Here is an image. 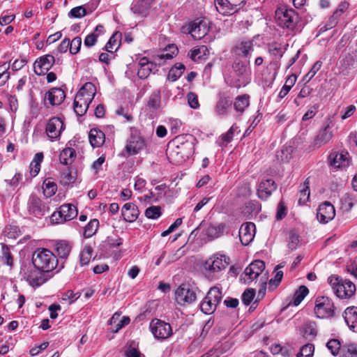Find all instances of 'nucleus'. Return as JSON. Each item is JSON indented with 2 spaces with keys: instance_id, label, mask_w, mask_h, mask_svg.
<instances>
[{
  "instance_id": "c756f323",
  "label": "nucleus",
  "mask_w": 357,
  "mask_h": 357,
  "mask_svg": "<svg viewBox=\"0 0 357 357\" xmlns=\"http://www.w3.org/2000/svg\"><path fill=\"white\" fill-rule=\"evenodd\" d=\"M339 63V73L340 74H342L343 75H347L349 73V70L354 65V59L351 54H347L342 56L340 58Z\"/></svg>"
},
{
  "instance_id": "f257e3e1",
  "label": "nucleus",
  "mask_w": 357,
  "mask_h": 357,
  "mask_svg": "<svg viewBox=\"0 0 357 357\" xmlns=\"http://www.w3.org/2000/svg\"><path fill=\"white\" fill-rule=\"evenodd\" d=\"M32 264L46 273L54 270L58 264L54 254L46 248H37L32 255Z\"/></svg>"
},
{
  "instance_id": "5fc2aeb1",
  "label": "nucleus",
  "mask_w": 357,
  "mask_h": 357,
  "mask_svg": "<svg viewBox=\"0 0 357 357\" xmlns=\"http://www.w3.org/2000/svg\"><path fill=\"white\" fill-rule=\"evenodd\" d=\"M93 250L91 246L86 245L84 248L79 255L81 266L87 265L92 257Z\"/></svg>"
},
{
  "instance_id": "338daca9",
  "label": "nucleus",
  "mask_w": 357,
  "mask_h": 357,
  "mask_svg": "<svg viewBox=\"0 0 357 357\" xmlns=\"http://www.w3.org/2000/svg\"><path fill=\"white\" fill-rule=\"evenodd\" d=\"M187 99L189 106L192 109H198L199 107V103L198 101L197 96L193 93L190 92L187 95Z\"/></svg>"
},
{
  "instance_id": "6e6d98bb",
  "label": "nucleus",
  "mask_w": 357,
  "mask_h": 357,
  "mask_svg": "<svg viewBox=\"0 0 357 357\" xmlns=\"http://www.w3.org/2000/svg\"><path fill=\"white\" fill-rule=\"evenodd\" d=\"M340 202L342 208L348 211L353 207L355 199L351 195L345 194L342 197Z\"/></svg>"
},
{
  "instance_id": "a18cd8bd",
  "label": "nucleus",
  "mask_w": 357,
  "mask_h": 357,
  "mask_svg": "<svg viewBox=\"0 0 357 357\" xmlns=\"http://www.w3.org/2000/svg\"><path fill=\"white\" fill-rule=\"evenodd\" d=\"M43 189L45 196L47 197H51L56 193L57 185L54 181L48 178L44 181Z\"/></svg>"
},
{
  "instance_id": "4c0bfd02",
  "label": "nucleus",
  "mask_w": 357,
  "mask_h": 357,
  "mask_svg": "<svg viewBox=\"0 0 357 357\" xmlns=\"http://www.w3.org/2000/svg\"><path fill=\"white\" fill-rule=\"evenodd\" d=\"M249 99L250 96L246 94L237 96L234 102V107L235 110L237 112L242 114L245 109V108H247L249 106Z\"/></svg>"
},
{
  "instance_id": "0eeeda50",
  "label": "nucleus",
  "mask_w": 357,
  "mask_h": 357,
  "mask_svg": "<svg viewBox=\"0 0 357 357\" xmlns=\"http://www.w3.org/2000/svg\"><path fill=\"white\" fill-rule=\"evenodd\" d=\"M265 269V264L261 260H255L245 268L243 273L241 275L240 280L244 284H249Z\"/></svg>"
},
{
  "instance_id": "aec40b11",
  "label": "nucleus",
  "mask_w": 357,
  "mask_h": 357,
  "mask_svg": "<svg viewBox=\"0 0 357 357\" xmlns=\"http://www.w3.org/2000/svg\"><path fill=\"white\" fill-rule=\"evenodd\" d=\"M245 3V1H242L237 8V5L230 3L227 0H215V6L219 13L228 15L238 11Z\"/></svg>"
},
{
  "instance_id": "864d4df0",
  "label": "nucleus",
  "mask_w": 357,
  "mask_h": 357,
  "mask_svg": "<svg viewBox=\"0 0 357 357\" xmlns=\"http://www.w3.org/2000/svg\"><path fill=\"white\" fill-rule=\"evenodd\" d=\"M0 261L9 266L10 267H12L13 264V256L10 253V249L6 245H2L1 248V256H0Z\"/></svg>"
},
{
  "instance_id": "c03bdc74",
  "label": "nucleus",
  "mask_w": 357,
  "mask_h": 357,
  "mask_svg": "<svg viewBox=\"0 0 357 357\" xmlns=\"http://www.w3.org/2000/svg\"><path fill=\"white\" fill-rule=\"evenodd\" d=\"M161 95L160 91H154L149 98L147 106L150 109H158L160 106Z\"/></svg>"
},
{
  "instance_id": "9b49d317",
  "label": "nucleus",
  "mask_w": 357,
  "mask_h": 357,
  "mask_svg": "<svg viewBox=\"0 0 357 357\" xmlns=\"http://www.w3.org/2000/svg\"><path fill=\"white\" fill-rule=\"evenodd\" d=\"M334 305L332 301L326 296L318 297L315 301L314 313L318 318L332 317Z\"/></svg>"
},
{
  "instance_id": "37998d69",
  "label": "nucleus",
  "mask_w": 357,
  "mask_h": 357,
  "mask_svg": "<svg viewBox=\"0 0 357 357\" xmlns=\"http://www.w3.org/2000/svg\"><path fill=\"white\" fill-rule=\"evenodd\" d=\"M340 357H357V345L354 343L343 345Z\"/></svg>"
},
{
  "instance_id": "39448f33",
  "label": "nucleus",
  "mask_w": 357,
  "mask_h": 357,
  "mask_svg": "<svg viewBox=\"0 0 357 357\" xmlns=\"http://www.w3.org/2000/svg\"><path fill=\"white\" fill-rule=\"evenodd\" d=\"M45 273L35 266L31 264L23 265L21 268L20 273L24 279L29 282L32 287H38L45 282Z\"/></svg>"
},
{
  "instance_id": "79ce46f5",
  "label": "nucleus",
  "mask_w": 357,
  "mask_h": 357,
  "mask_svg": "<svg viewBox=\"0 0 357 357\" xmlns=\"http://www.w3.org/2000/svg\"><path fill=\"white\" fill-rule=\"evenodd\" d=\"M184 70L185 66L183 64L181 63H176L174 66L170 69L168 73V79L172 82L176 81L181 76Z\"/></svg>"
},
{
  "instance_id": "2f4dec72",
  "label": "nucleus",
  "mask_w": 357,
  "mask_h": 357,
  "mask_svg": "<svg viewBox=\"0 0 357 357\" xmlns=\"http://www.w3.org/2000/svg\"><path fill=\"white\" fill-rule=\"evenodd\" d=\"M90 103V102L82 99L80 94H76L73 103L75 112L78 116L84 115L87 111Z\"/></svg>"
},
{
  "instance_id": "20e7f679",
  "label": "nucleus",
  "mask_w": 357,
  "mask_h": 357,
  "mask_svg": "<svg viewBox=\"0 0 357 357\" xmlns=\"http://www.w3.org/2000/svg\"><path fill=\"white\" fill-rule=\"evenodd\" d=\"M275 20L279 26L293 30L298 22V15L292 8L285 6H280L275 10Z\"/></svg>"
},
{
  "instance_id": "cd10ccee",
  "label": "nucleus",
  "mask_w": 357,
  "mask_h": 357,
  "mask_svg": "<svg viewBox=\"0 0 357 357\" xmlns=\"http://www.w3.org/2000/svg\"><path fill=\"white\" fill-rule=\"evenodd\" d=\"M96 89L95 85L91 82H86L79 90L77 94H80L81 98L85 101L91 102L96 95Z\"/></svg>"
},
{
  "instance_id": "b1692460",
  "label": "nucleus",
  "mask_w": 357,
  "mask_h": 357,
  "mask_svg": "<svg viewBox=\"0 0 357 357\" xmlns=\"http://www.w3.org/2000/svg\"><path fill=\"white\" fill-rule=\"evenodd\" d=\"M233 51L236 55L248 58L254 51L253 43L250 40H243L234 46Z\"/></svg>"
},
{
  "instance_id": "7c9ffc66",
  "label": "nucleus",
  "mask_w": 357,
  "mask_h": 357,
  "mask_svg": "<svg viewBox=\"0 0 357 357\" xmlns=\"http://www.w3.org/2000/svg\"><path fill=\"white\" fill-rule=\"evenodd\" d=\"M227 232V227L225 223H220L216 226L210 225L206 230L207 236L212 239L217 238Z\"/></svg>"
},
{
  "instance_id": "e433bc0d",
  "label": "nucleus",
  "mask_w": 357,
  "mask_h": 357,
  "mask_svg": "<svg viewBox=\"0 0 357 357\" xmlns=\"http://www.w3.org/2000/svg\"><path fill=\"white\" fill-rule=\"evenodd\" d=\"M121 40V34L119 32L114 33L107 43L105 50L112 54L119 48Z\"/></svg>"
},
{
  "instance_id": "f704fd0d",
  "label": "nucleus",
  "mask_w": 357,
  "mask_h": 357,
  "mask_svg": "<svg viewBox=\"0 0 357 357\" xmlns=\"http://www.w3.org/2000/svg\"><path fill=\"white\" fill-rule=\"evenodd\" d=\"M231 105V101L227 97L220 96L215 107V112L218 116H224Z\"/></svg>"
},
{
  "instance_id": "69168bd1",
  "label": "nucleus",
  "mask_w": 357,
  "mask_h": 357,
  "mask_svg": "<svg viewBox=\"0 0 357 357\" xmlns=\"http://www.w3.org/2000/svg\"><path fill=\"white\" fill-rule=\"evenodd\" d=\"M255 296V291L252 289L245 290L242 295V301L245 305H248L252 301Z\"/></svg>"
},
{
  "instance_id": "393cba45",
  "label": "nucleus",
  "mask_w": 357,
  "mask_h": 357,
  "mask_svg": "<svg viewBox=\"0 0 357 357\" xmlns=\"http://www.w3.org/2000/svg\"><path fill=\"white\" fill-rule=\"evenodd\" d=\"M28 210L30 214L36 217H40L45 213V206L40 199L36 197H31L28 202Z\"/></svg>"
},
{
  "instance_id": "c9c22d12",
  "label": "nucleus",
  "mask_w": 357,
  "mask_h": 357,
  "mask_svg": "<svg viewBox=\"0 0 357 357\" xmlns=\"http://www.w3.org/2000/svg\"><path fill=\"white\" fill-rule=\"evenodd\" d=\"M154 0H137L132 6L131 10L135 14L143 15L151 6Z\"/></svg>"
},
{
  "instance_id": "f3484780",
  "label": "nucleus",
  "mask_w": 357,
  "mask_h": 357,
  "mask_svg": "<svg viewBox=\"0 0 357 357\" xmlns=\"http://www.w3.org/2000/svg\"><path fill=\"white\" fill-rule=\"evenodd\" d=\"M276 184L273 179L262 180L257 188L258 197L262 200L267 199L273 191L276 190Z\"/></svg>"
},
{
  "instance_id": "9d476101",
  "label": "nucleus",
  "mask_w": 357,
  "mask_h": 357,
  "mask_svg": "<svg viewBox=\"0 0 357 357\" xmlns=\"http://www.w3.org/2000/svg\"><path fill=\"white\" fill-rule=\"evenodd\" d=\"M77 215V208L71 204H65L59 207V211L53 213L51 220L54 222L60 223L71 220Z\"/></svg>"
},
{
  "instance_id": "a19ab883",
  "label": "nucleus",
  "mask_w": 357,
  "mask_h": 357,
  "mask_svg": "<svg viewBox=\"0 0 357 357\" xmlns=\"http://www.w3.org/2000/svg\"><path fill=\"white\" fill-rule=\"evenodd\" d=\"M93 10V8H85L83 6H80L72 8L68 15L70 17L81 18L88 13H91Z\"/></svg>"
},
{
  "instance_id": "5701e85b",
  "label": "nucleus",
  "mask_w": 357,
  "mask_h": 357,
  "mask_svg": "<svg viewBox=\"0 0 357 357\" xmlns=\"http://www.w3.org/2000/svg\"><path fill=\"white\" fill-rule=\"evenodd\" d=\"M333 126L332 120L328 119L325 121L323 128L319 131L317 142L319 144L328 143L333 137L332 128Z\"/></svg>"
},
{
  "instance_id": "bf43d9fd",
  "label": "nucleus",
  "mask_w": 357,
  "mask_h": 357,
  "mask_svg": "<svg viewBox=\"0 0 357 357\" xmlns=\"http://www.w3.org/2000/svg\"><path fill=\"white\" fill-rule=\"evenodd\" d=\"M314 351V347L312 344L304 345L300 352L297 354V357H312Z\"/></svg>"
},
{
  "instance_id": "c85d7f7f",
  "label": "nucleus",
  "mask_w": 357,
  "mask_h": 357,
  "mask_svg": "<svg viewBox=\"0 0 357 357\" xmlns=\"http://www.w3.org/2000/svg\"><path fill=\"white\" fill-rule=\"evenodd\" d=\"M89 142L93 147H100L105 142V136L101 130L93 128L89 135Z\"/></svg>"
},
{
  "instance_id": "49530a36",
  "label": "nucleus",
  "mask_w": 357,
  "mask_h": 357,
  "mask_svg": "<svg viewBox=\"0 0 357 357\" xmlns=\"http://www.w3.org/2000/svg\"><path fill=\"white\" fill-rule=\"evenodd\" d=\"M310 183L308 178H307L303 183V188L299 191L298 204H305L310 198Z\"/></svg>"
},
{
  "instance_id": "680f3d73",
  "label": "nucleus",
  "mask_w": 357,
  "mask_h": 357,
  "mask_svg": "<svg viewBox=\"0 0 357 357\" xmlns=\"http://www.w3.org/2000/svg\"><path fill=\"white\" fill-rule=\"evenodd\" d=\"M160 215V208L159 206H151L146 208L145 211V215L149 219H157Z\"/></svg>"
},
{
  "instance_id": "6e6552de",
  "label": "nucleus",
  "mask_w": 357,
  "mask_h": 357,
  "mask_svg": "<svg viewBox=\"0 0 357 357\" xmlns=\"http://www.w3.org/2000/svg\"><path fill=\"white\" fill-rule=\"evenodd\" d=\"M229 264V257L224 255L215 254L205 262L204 267L206 271L211 274L225 269Z\"/></svg>"
},
{
  "instance_id": "a878e982",
  "label": "nucleus",
  "mask_w": 357,
  "mask_h": 357,
  "mask_svg": "<svg viewBox=\"0 0 357 357\" xmlns=\"http://www.w3.org/2000/svg\"><path fill=\"white\" fill-rule=\"evenodd\" d=\"M121 213L126 222H134L139 215V210L136 205L132 203H126L121 209Z\"/></svg>"
},
{
  "instance_id": "4468645a",
  "label": "nucleus",
  "mask_w": 357,
  "mask_h": 357,
  "mask_svg": "<svg viewBox=\"0 0 357 357\" xmlns=\"http://www.w3.org/2000/svg\"><path fill=\"white\" fill-rule=\"evenodd\" d=\"M55 59L52 55H45L36 60L33 64V69L36 74L38 75H45L53 66Z\"/></svg>"
},
{
  "instance_id": "3c124183",
  "label": "nucleus",
  "mask_w": 357,
  "mask_h": 357,
  "mask_svg": "<svg viewBox=\"0 0 357 357\" xmlns=\"http://www.w3.org/2000/svg\"><path fill=\"white\" fill-rule=\"evenodd\" d=\"M99 227V221L97 219H93L86 225L84 228V235L86 238H90L94 235Z\"/></svg>"
},
{
  "instance_id": "1a4fd4ad",
  "label": "nucleus",
  "mask_w": 357,
  "mask_h": 357,
  "mask_svg": "<svg viewBox=\"0 0 357 357\" xmlns=\"http://www.w3.org/2000/svg\"><path fill=\"white\" fill-rule=\"evenodd\" d=\"M149 328L154 337L158 340L167 339L172 334L169 324L158 319H152Z\"/></svg>"
},
{
  "instance_id": "e2e57ef3",
  "label": "nucleus",
  "mask_w": 357,
  "mask_h": 357,
  "mask_svg": "<svg viewBox=\"0 0 357 357\" xmlns=\"http://www.w3.org/2000/svg\"><path fill=\"white\" fill-rule=\"evenodd\" d=\"M289 240L288 243V246L289 249H291V250H296L300 242L298 235L294 231H290L289 234Z\"/></svg>"
},
{
  "instance_id": "7ed1b4c3",
  "label": "nucleus",
  "mask_w": 357,
  "mask_h": 357,
  "mask_svg": "<svg viewBox=\"0 0 357 357\" xmlns=\"http://www.w3.org/2000/svg\"><path fill=\"white\" fill-rule=\"evenodd\" d=\"M222 298L221 287H211L200 304L201 310L206 314H211L215 312Z\"/></svg>"
},
{
  "instance_id": "603ef678",
  "label": "nucleus",
  "mask_w": 357,
  "mask_h": 357,
  "mask_svg": "<svg viewBox=\"0 0 357 357\" xmlns=\"http://www.w3.org/2000/svg\"><path fill=\"white\" fill-rule=\"evenodd\" d=\"M293 149L291 146L282 148L277 151L276 158L279 162H287L291 158Z\"/></svg>"
},
{
  "instance_id": "4d7b16f0",
  "label": "nucleus",
  "mask_w": 357,
  "mask_h": 357,
  "mask_svg": "<svg viewBox=\"0 0 357 357\" xmlns=\"http://www.w3.org/2000/svg\"><path fill=\"white\" fill-rule=\"evenodd\" d=\"M321 67V62L317 61L312 67L310 70L304 76L303 81L305 83L309 82L316 73L320 70Z\"/></svg>"
},
{
  "instance_id": "bb28decb",
  "label": "nucleus",
  "mask_w": 357,
  "mask_h": 357,
  "mask_svg": "<svg viewBox=\"0 0 357 357\" xmlns=\"http://www.w3.org/2000/svg\"><path fill=\"white\" fill-rule=\"evenodd\" d=\"M331 165L335 167H346L349 165L347 152H333L329 155Z\"/></svg>"
},
{
  "instance_id": "f03ea898",
  "label": "nucleus",
  "mask_w": 357,
  "mask_h": 357,
  "mask_svg": "<svg viewBox=\"0 0 357 357\" xmlns=\"http://www.w3.org/2000/svg\"><path fill=\"white\" fill-rule=\"evenodd\" d=\"M335 294L341 299L351 298L356 291L355 284L350 280H343L341 278L331 275L328 278Z\"/></svg>"
},
{
  "instance_id": "473e14b6",
  "label": "nucleus",
  "mask_w": 357,
  "mask_h": 357,
  "mask_svg": "<svg viewBox=\"0 0 357 357\" xmlns=\"http://www.w3.org/2000/svg\"><path fill=\"white\" fill-rule=\"evenodd\" d=\"M76 158L75 151L73 148L67 147L63 149L59 154V160L64 165H71Z\"/></svg>"
},
{
  "instance_id": "6ab92c4d",
  "label": "nucleus",
  "mask_w": 357,
  "mask_h": 357,
  "mask_svg": "<svg viewBox=\"0 0 357 357\" xmlns=\"http://www.w3.org/2000/svg\"><path fill=\"white\" fill-rule=\"evenodd\" d=\"M209 27L205 20L194 21L190 25V33L196 40L203 38L208 32Z\"/></svg>"
},
{
  "instance_id": "412c9836",
  "label": "nucleus",
  "mask_w": 357,
  "mask_h": 357,
  "mask_svg": "<svg viewBox=\"0 0 357 357\" xmlns=\"http://www.w3.org/2000/svg\"><path fill=\"white\" fill-rule=\"evenodd\" d=\"M248 64L242 61H235L232 66L234 73L238 77V81L242 84L248 83L250 80V70Z\"/></svg>"
},
{
  "instance_id": "ddd939ff",
  "label": "nucleus",
  "mask_w": 357,
  "mask_h": 357,
  "mask_svg": "<svg viewBox=\"0 0 357 357\" xmlns=\"http://www.w3.org/2000/svg\"><path fill=\"white\" fill-rule=\"evenodd\" d=\"M335 215V208L329 202L320 204L317 209V219L321 223H327L332 220Z\"/></svg>"
},
{
  "instance_id": "09e8293b",
  "label": "nucleus",
  "mask_w": 357,
  "mask_h": 357,
  "mask_svg": "<svg viewBox=\"0 0 357 357\" xmlns=\"http://www.w3.org/2000/svg\"><path fill=\"white\" fill-rule=\"evenodd\" d=\"M309 291L308 289L305 286H301L298 290L295 292L293 298V305L294 306H298L304 298L308 294Z\"/></svg>"
},
{
  "instance_id": "ea45409f",
  "label": "nucleus",
  "mask_w": 357,
  "mask_h": 357,
  "mask_svg": "<svg viewBox=\"0 0 357 357\" xmlns=\"http://www.w3.org/2000/svg\"><path fill=\"white\" fill-rule=\"evenodd\" d=\"M56 250L58 256L60 258L65 259L68 256L71 250V246L66 241H61L56 243Z\"/></svg>"
},
{
  "instance_id": "423d86ee",
  "label": "nucleus",
  "mask_w": 357,
  "mask_h": 357,
  "mask_svg": "<svg viewBox=\"0 0 357 357\" xmlns=\"http://www.w3.org/2000/svg\"><path fill=\"white\" fill-rule=\"evenodd\" d=\"M175 299L180 305H188L197 299L195 288L190 284H181L175 291Z\"/></svg>"
},
{
  "instance_id": "052dcab7",
  "label": "nucleus",
  "mask_w": 357,
  "mask_h": 357,
  "mask_svg": "<svg viewBox=\"0 0 357 357\" xmlns=\"http://www.w3.org/2000/svg\"><path fill=\"white\" fill-rule=\"evenodd\" d=\"M156 70L155 66H141L138 69L137 75L140 79L146 78L151 72Z\"/></svg>"
},
{
  "instance_id": "a211bd4d",
  "label": "nucleus",
  "mask_w": 357,
  "mask_h": 357,
  "mask_svg": "<svg viewBox=\"0 0 357 357\" xmlns=\"http://www.w3.org/2000/svg\"><path fill=\"white\" fill-rule=\"evenodd\" d=\"M144 140L141 136L132 134L127 141L126 151L130 155H135L144 148Z\"/></svg>"
},
{
  "instance_id": "72a5a7b5",
  "label": "nucleus",
  "mask_w": 357,
  "mask_h": 357,
  "mask_svg": "<svg viewBox=\"0 0 357 357\" xmlns=\"http://www.w3.org/2000/svg\"><path fill=\"white\" fill-rule=\"evenodd\" d=\"M168 50L170 53H162L154 56V62L158 66H162L166 60L172 59L177 53L178 49L174 45H169Z\"/></svg>"
},
{
  "instance_id": "4be33fe9",
  "label": "nucleus",
  "mask_w": 357,
  "mask_h": 357,
  "mask_svg": "<svg viewBox=\"0 0 357 357\" xmlns=\"http://www.w3.org/2000/svg\"><path fill=\"white\" fill-rule=\"evenodd\" d=\"M66 98L64 91L60 88H52L45 96V101L52 106L61 105Z\"/></svg>"
},
{
  "instance_id": "2eb2a0df",
  "label": "nucleus",
  "mask_w": 357,
  "mask_h": 357,
  "mask_svg": "<svg viewBox=\"0 0 357 357\" xmlns=\"http://www.w3.org/2000/svg\"><path fill=\"white\" fill-rule=\"evenodd\" d=\"M255 235V225L252 222L243 223L239 229V238L244 245H249Z\"/></svg>"
},
{
  "instance_id": "13d9d810",
  "label": "nucleus",
  "mask_w": 357,
  "mask_h": 357,
  "mask_svg": "<svg viewBox=\"0 0 357 357\" xmlns=\"http://www.w3.org/2000/svg\"><path fill=\"white\" fill-rule=\"evenodd\" d=\"M206 52H208L207 47L204 45H202L199 48L191 50L190 53V57L193 61H196L197 59H199L202 57V56L206 55Z\"/></svg>"
},
{
  "instance_id": "0e129e2a",
  "label": "nucleus",
  "mask_w": 357,
  "mask_h": 357,
  "mask_svg": "<svg viewBox=\"0 0 357 357\" xmlns=\"http://www.w3.org/2000/svg\"><path fill=\"white\" fill-rule=\"evenodd\" d=\"M82 38L80 37L74 38L71 42H70V52L73 54H77L81 47Z\"/></svg>"
},
{
  "instance_id": "dca6fc26",
  "label": "nucleus",
  "mask_w": 357,
  "mask_h": 357,
  "mask_svg": "<svg viewBox=\"0 0 357 357\" xmlns=\"http://www.w3.org/2000/svg\"><path fill=\"white\" fill-rule=\"evenodd\" d=\"M194 140L192 136H189L185 142H181L176 146L174 151L177 155H180L181 161L189 158L194 153Z\"/></svg>"
},
{
  "instance_id": "f8f14e48",
  "label": "nucleus",
  "mask_w": 357,
  "mask_h": 357,
  "mask_svg": "<svg viewBox=\"0 0 357 357\" xmlns=\"http://www.w3.org/2000/svg\"><path fill=\"white\" fill-rule=\"evenodd\" d=\"M64 129L63 121L58 117L51 119L46 126V133L51 141L58 139Z\"/></svg>"
},
{
  "instance_id": "8fccbe9b",
  "label": "nucleus",
  "mask_w": 357,
  "mask_h": 357,
  "mask_svg": "<svg viewBox=\"0 0 357 357\" xmlns=\"http://www.w3.org/2000/svg\"><path fill=\"white\" fill-rule=\"evenodd\" d=\"M345 321L349 325V323L354 324L357 322V307L351 306L347 307L344 312Z\"/></svg>"
},
{
  "instance_id": "774afa93",
  "label": "nucleus",
  "mask_w": 357,
  "mask_h": 357,
  "mask_svg": "<svg viewBox=\"0 0 357 357\" xmlns=\"http://www.w3.org/2000/svg\"><path fill=\"white\" fill-rule=\"evenodd\" d=\"M9 68V65L4 63L0 66V85L4 84V83L9 78V73L7 72Z\"/></svg>"
},
{
  "instance_id": "58836bf2",
  "label": "nucleus",
  "mask_w": 357,
  "mask_h": 357,
  "mask_svg": "<svg viewBox=\"0 0 357 357\" xmlns=\"http://www.w3.org/2000/svg\"><path fill=\"white\" fill-rule=\"evenodd\" d=\"M288 45H282L279 43H271L268 45V52L271 56H273L275 59H280L286 51V47Z\"/></svg>"
},
{
  "instance_id": "de8ad7c7",
  "label": "nucleus",
  "mask_w": 357,
  "mask_h": 357,
  "mask_svg": "<svg viewBox=\"0 0 357 357\" xmlns=\"http://www.w3.org/2000/svg\"><path fill=\"white\" fill-rule=\"evenodd\" d=\"M342 346L337 339H331L326 343V347L330 351L331 354L336 356L341 353Z\"/></svg>"
}]
</instances>
